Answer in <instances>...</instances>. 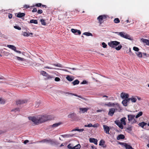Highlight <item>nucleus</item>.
I'll list each match as a JSON object with an SVG mask.
<instances>
[{
    "mask_svg": "<svg viewBox=\"0 0 149 149\" xmlns=\"http://www.w3.org/2000/svg\"><path fill=\"white\" fill-rule=\"evenodd\" d=\"M29 119L35 124L42 123L51 119L50 115H44L36 117H29Z\"/></svg>",
    "mask_w": 149,
    "mask_h": 149,
    "instance_id": "1",
    "label": "nucleus"
},
{
    "mask_svg": "<svg viewBox=\"0 0 149 149\" xmlns=\"http://www.w3.org/2000/svg\"><path fill=\"white\" fill-rule=\"evenodd\" d=\"M120 42H119L115 41H111L108 43V45L112 48H115L117 50H119L122 48V46L120 45Z\"/></svg>",
    "mask_w": 149,
    "mask_h": 149,
    "instance_id": "2",
    "label": "nucleus"
},
{
    "mask_svg": "<svg viewBox=\"0 0 149 149\" xmlns=\"http://www.w3.org/2000/svg\"><path fill=\"white\" fill-rule=\"evenodd\" d=\"M116 33L122 37L130 40H132V38L129 35L124 32H116Z\"/></svg>",
    "mask_w": 149,
    "mask_h": 149,
    "instance_id": "3",
    "label": "nucleus"
},
{
    "mask_svg": "<svg viewBox=\"0 0 149 149\" xmlns=\"http://www.w3.org/2000/svg\"><path fill=\"white\" fill-rule=\"evenodd\" d=\"M41 142L49 143L52 145H55L56 144L57 142L54 139H44L40 141Z\"/></svg>",
    "mask_w": 149,
    "mask_h": 149,
    "instance_id": "4",
    "label": "nucleus"
},
{
    "mask_svg": "<svg viewBox=\"0 0 149 149\" xmlns=\"http://www.w3.org/2000/svg\"><path fill=\"white\" fill-rule=\"evenodd\" d=\"M68 148L69 149H80L81 146L79 144H77L76 146H72L71 144H69L67 146Z\"/></svg>",
    "mask_w": 149,
    "mask_h": 149,
    "instance_id": "5",
    "label": "nucleus"
},
{
    "mask_svg": "<svg viewBox=\"0 0 149 149\" xmlns=\"http://www.w3.org/2000/svg\"><path fill=\"white\" fill-rule=\"evenodd\" d=\"M119 144L122 146L123 148H125L126 149H134L131 146L126 143H120Z\"/></svg>",
    "mask_w": 149,
    "mask_h": 149,
    "instance_id": "6",
    "label": "nucleus"
},
{
    "mask_svg": "<svg viewBox=\"0 0 149 149\" xmlns=\"http://www.w3.org/2000/svg\"><path fill=\"white\" fill-rule=\"evenodd\" d=\"M7 47L11 49L12 50H14L15 52H17L19 54L21 53V51L19 50H16V47H15V46H14V45H7Z\"/></svg>",
    "mask_w": 149,
    "mask_h": 149,
    "instance_id": "7",
    "label": "nucleus"
},
{
    "mask_svg": "<svg viewBox=\"0 0 149 149\" xmlns=\"http://www.w3.org/2000/svg\"><path fill=\"white\" fill-rule=\"evenodd\" d=\"M103 129L105 132L107 134H109V127L105 125H103Z\"/></svg>",
    "mask_w": 149,
    "mask_h": 149,
    "instance_id": "8",
    "label": "nucleus"
},
{
    "mask_svg": "<svg viewBox=\"0 0 149 149\" xmlns=\"http://www.w3.org/2000/svg\"><path fill=\"white\" fill-rule=\"evenodd\" d=\"M71 31L72 33L76 35L77 34L80 35L81 34V31L80 30H77V29H71Z\"/></svg>",
    "mask_w": 149,
    "mask_h": 149,
    "instance_id": "9",
    "label": "nucleus"
},
{
    "mask_svg": "<svg viewBox=\"0 0 149 149\" xmlns=\"http://www.w3.org/2000/svg\"><path fill=\"white\" fill-rule=\"evenodd\" d=\"M115 123L120 128L122 129L123 128V126L120 122L118 120H116L115 121Z\"/></svg>",
    "mask_w": 149,
    "mask_h": 149,
    "instance_id": "10",
    "label": "nucleus"
},
{
    "mask_svg": "<svg viewBox=\"0 0 149 149\" xmlns=\"http://www.w3.org/2000/svg\"><path fill=\"white\" fill-rule=\"evenodd\" d=\"M120 97L122 99H127L129 97L128 94L124 93H122L120 94Z\"/></svg>",
    "mask_w": 149,
    "mask_h": 149,
    "instance_id": "11",
    "label": "nucleus"
},
{
    "mask_svg": "<svg viewBox=\"0 0 149 149\" xmlns=\"http://www.w3.org/2000/svg\"><path fill=\"white\" fill-rule=\"evenodd\" d=\"M42 104V103L41 101L39 100H38L35 102V107L36 108L38 107L41 106Z\"/></svg>",
    "mask_w": 149,
    "mask_h": 149,
    "instance_id": "12",
    "label": "nucleus"
},
{
    "mask_svg": "<svg viewBox=\"0 0 149 149\" xmlns=\"http://www.w3.org/2000/svg\"><path fill=\"white\" fill-rule=\"evenodd\" d=\"M129 100L128 98L123 100L122 101V103L124 106L126 107L127 106V104L129 102Z\"/></svg>",
    "mask_w": 149,
    "mask_h": 149,
    "instance_id": "13",
    "label": "nucleus"
},
{
    "mask_svg": "<svg viewBox=\"0 0 149 149\" xmlns=\"http://www.w3.org/2000/svg\"><path fill=\"white\" fill-rule=\"evenodd\" d=\"M116 110L113 108L110 109L109 110V111L108 113V115L111 116H112Z\"/></svg>",
    "mask_w": 149,
    "mask_h": 149,
    "instance_id": "14",
    "label": "nucleus"
},
{
    "mask_svg": "<svg viewBox=\"0 0 149 149\" xmlns=\"http://www.w3.org/2000/svg\"><path fill=\"white\" fill-rule=\"evenodd\" d=\"M89 141L91 143H93L95 144H97V139H95L94 138H91L89 139Z\"/></svg>",
    "mask_w": 149,
    "mask_h": 149,
    "instance_id": "15",
    "label": "nucleus"
},
{
    "mask_svg": "<svg viewBox=\"0 0 149 149\" xmlns=\"http://www.w3.org/2000/svg\"><path fill=\"white\" fill-rule=\"evenodd\" d=\"M30 64L33 66H39L41 65L40 63H37L34 62L32 61L30 62Z\"/></svg>",
    "mask_w": 149,
    "mask_h": 149,
    "instance_id": "16",
    "label": "nucleus"
},
{
    "mask_svg": "<svg viewBox=\"0 0 149 149\" xmlns=\"http://www.w3.org/2000/svg\"><path fill=\"white\" fill-rule=\"evenodd\" d=\"M88 109L85 108H80L79 112L81 113H84L85 112H87Z\"/></svg>",
    "mask_w": 149,
    "mask_h": 149,
    "instance_id": "17",
    "label": "nucleus"
},
{
    "mask_svg": "<svg viewBox=\"0 0 149 149\" xmlns=\"http://www.w3.org/2000/svg\"><path fill=\"white\" fill-rule=\"evenodd\" d=\"M66 78L69 81H72L74 79V77L73 76L70 75H67Z\"/></svg>",
    "mask_w": 149,
    "mask_h": 149,
    "instance_id": "18",
    "label": "nucleus"
},
{
    "mask_svg": "<svg viewBox=\"0 0 149 149\" xmlns=\"http://www.w3.org/2000/svg\"><path fill=\"white\" fill-rule=\"evenodd\" d=\"M106 17L105 15H101L99 16L97 18V19L99 20L100 22L102 20L105 19Z\"/></svg>",
    "mask_w": 149,
    "mask_h": 149,
    "instance_id": "19",
    "label": "nucleus"
},
{
    "mask_svg": "<svg viewBox=\"0 0 149 149\" xmlns=\"http://www.w3.org/2000/svg\"><path fill=\"white\" fill-rule=\"evenodd\" d=\"M135 117V116L133 115L130 114L128 115V121H131Z\"/></svg>",
    "mask_w": 149,
    "mask_h": 149,
    "instance_id": "20",
    "label": "nucleus"
},
{
    "mask_svg": "<svg viewBox=\"0 0 149 149\" xmlns=\"http://www.w3.org/2000/svg\"><path fill=\"white\" fill-rule=\"evenodd\" d=\"M126 118L125 117H123L120 120V121L122 125H126Z\"/></svg>",
    "mask_w": 149,
    "mask_h": 149,
    "instance_id": "21",
    "label": "nucleus"
},
{
    "mask_svg": "<svg viewBox=\"0 0 149 149\" xmlns=\"http://www.w3.org/2000/svg\"><path fill=\"white\" fill-rule=\"evenodd\" d=\"M23 35L24 36L28 37L29 36H32L33 35V33H29V32H23Z\"/></svg>",
    "mask_w": 149,
    "mask_h": 149,
    "instance_id": "22",
    "label": "nucleus"
},
{
    "mask_svg": "<svg viewBox=\"0 0 149 149\" xmlns=\"http://www.w3.org/2000/svg\"><path fill=\"white\" fill-rule=\"evenodd\" d=\"M26 101L22 100H19L17 101L16 102V103L17 105L20 104H23L26 103Z\"/></svg>",
    "mask_w": 149,
    "mask_h": 149,
    "instance_id": "23",
    "label": "nucleus"
},
{
    "mask_svg": "<svg viewBox=\"0 0 149 149\" xmlns=\"http://www.w3.org/2000/svg\"><path fill=\"white\" fill-rule=\"evenodd\" d=\"M141 41L147 45L149 46V40L142 38L141 39Z\"/></svg>",
    "mask_w": 149,
    "mask_h": 149,
    "instance_id": "24",
    "label": "nucleus"
},
{
    "mask_svg": "<svg viewBox=\"0 0 149 149\" xmlns=\"http://www.w3.org/2000/svg\"><path fill=\"white\" fill-rule=\"evenodd\" d=\"M129 101L130 100L132 102L135 103V102L137 100V99L134 96H132V97L129 98Z\"/></svg>",
    "mask_w": 149,
    "mask_h": 149,
    "instance_id": "25",
    "label": "nucleus"
},
{
    "mask_svg": "<svg viewBox=\"0 0 149 149\" xmlns=\"http://www.w3.org/2000/svg\"><path fill=\"white\" fill-rule=\"evenodd\" d=\"M25 15V14L24 13H19L17 14V17L19 18H21L24 17Z\"/></svg>",
    "mask_w": 149,
    "mask_h": 149,
    "instance_id": "26",
    "label": "nucleus"
},
{
    "mask_svg": "<svg viewBox=\"0 0 149 149\" xmlns=\"http://www.w3.org/2000/svg\"><path fill=\"white\" fill-rule=\"evenodd\" d=\"M114 105L115 104L114 103L110 102L104 104V105L107 106L109 107H113L114 106Z\"/></svg>",
    "mask_w": 149,
    "mask_h": 149,
    "instance_id": "27",
    "label": "nucleus"
},
{
    "mask_svg": "<svg viewBox=\"0 0 149 149\" xmlns=\"http://www.w3.org/2000/svg\"><path fill=\"white\" fill-rule=\"evenodd\" d=\"M14 58L15 59H17L19 61H24V58L17 56H15L14 57Z\"/></svg>",
    "mask_w": 149,
    "mask_h": 149,
    "instance_id": "28",
    "label": "nucleus"
},
{
    "mask_svg": "<svg viewBox=\"0 0 149 149\" xmlns=\"http://www.w3.org/2000/svg\"><path fill=\"white\" fill-rule=\"evenodd\" d=\"M125 138V136L123 134H120L117 137V139L118 140H119L120 139H123Z\"/></svg>",
    "mask_w": 149,
    "mask_h": 149,
    "instance_id": "29",
    "label": "nucleus"
},
{
    "mask_svg": "<svg viewBox=\"0 0 149 149\" xmlns=\"http://www.w3.org/2000/svg\"><path fill=\"white\" fill-rule=\"evenodd\" d=\"M138 125L139 126L143 128L145 126L147 125V123L144 122H142L139 123Z\"/></svg>",
    "mask_w": 149,
    "mask_h": 149,
    "instance_id": "30",
    "label": "nucleus"
},
{
    "mask_svg": "<svg viewBox=\"0 0 149 149\" xmlns=\"http://www.w3.org/2000/svg\"><path fill=\"white\" fill-rule=\"evenodd\" d=\"M62 124V123L61 122H59L58 123H56L53 124L52 125V126L53 127H58V126L60 125L61 124Z\"/></svg>",
    "mask_w": 149,
    "mask_h": 149,
    "instance_id": "31",
    "label": "nucleus"
},
{
    "mask_svg": "<svg viewBox=\"0 0 149 149\" xmlns=\"http://www.w3.org/2000/svg\"><path fill=\"white\" fill-rule=\"evenodd\" d=\"M135 54L139 58H142V53L141 52H135Z\"/></svg>",
    "mask_w": 149,
    "mask_h": 149,
    "instance_id": "32",
    "label": "nucleus"
},
{
    "mask_svg": "<svg viewBox=\"0 0 149 149\" xmlns=\"http://www.w3.org/2000/svg\"><path fill=\"white\" fill-rule=\"evenodd\" d=\"M115 107H116V108L114 109H115L116 110H121V109L119 104L118 103L116 104V106H115Z\"/></svg>",
    "mask_w": 149,
    "mask_h": 149,
    "instance_id": "33",
    "label": "nucleus"
},
{
    "mask_svg": "<svg viewBox=\"0 0 149 149\" xmlns=\"http://www.w3.org/2000/svg\"><path fill=\"white\" fill-rule=\"evenodd\" d=\"M75 115V114L74 113H70L68 115V118H72L74 117Z\"/></svg>",
    "mask_w": 149,
    "mask_h": 149,
    "instance_id": "34",
    "label": "nucleus"
},
{
    "mask_svg": "<svg viewBox=\"0 0 149 149\" xmlns=\"http://www.w3.org/2000/svg\"><path fill=\"white\" fill-rule=\"evenodd\" d=\"M79 83V81L77 79L74 80L72 82V84L74 85L78 84Z\"/></svg>",
    "mask_w": 149,
    "mask_h": 149,
    "instance_id": "35",
    "label": "nucleus"
},
{
    "mask_svg": "<svg viewBox=\"0 0 149 149\" xmlns=\"http://www.w3.org/2000/svg\"><path fill=\"white\" fill-rule=\"evenodd\" d=\"M73 136V135H70V134H65V135H61V136L63 138L71 137L72 136Z\"/></svg>",
    "mask_w": 149,
    "mask_h": 149,
    "instance_id": "36",
    "label": "nucleus"
},
{
    "mask_svg": "<svg viewBox=\"0 0 149 149\" xmlns=\"http://www.w3.org/2000/svg\"><path fill=\"white\" fill-rule=\"evenodd\" d=\"M30 23H34L35 24H37L38 21L37 20L35 19H32L30 21Z\"/></svg>",
    "mask_w": 149,
    "mask_h": 149,
    "instance_id": "37",
    "label": "nucleus"
},
{
    "mask_svg": "<svg viewBox=\"0 0 149 149\" xmlns=\"http://www.w3.org/2000/svg\"><path fill=\"white\" fill-rule=\"evenodd\" d=\"M52 65H54L55 66H56L57 67H60V68H62L63 67L62 65L58 63L56 64H52Z\"/></svg>",
    "mask_w": 149,
    "mask_h": 149,
    "instance_id": "38",
    "label": "nucleus"
},
{
    "mask_svg": "<svg viewBox=\"0 0 149 149\" xmlns=\"http://www.w3.org/2000/svg\"><path fill=\"white\" fill-rule=\"evenodd\" d=\"M143 112L142 111L140 112H139L135 116V118H138L140 116H141L142 115Z\"/></svg>",
    "mask_w": 149,
    "mask_h": 149,
    "instance_id": "39",
    "label": "nucleus"
},
{
    "mask_svg": "<svg viewBox=\"0 0 149 149\" xmlns=\"http://www.w3.org/2000/svg\"><path fill=\"white\" fill-rule=\"evenodd\" d=\"M83 35H86V36H92V34L91 33L89 32H85L83 33Z\"/></svg>",
    "mask_w": 149,
    "mask_h": 149,
    "instance_id": "40",
    "label": "nucleus"
},
{
    "mask_svg": "<svg viewBox=\"0 0 149 149\" xmlns=\"http://www.w3.org/2000/svg\"><path fill=\"white\" fill-rule=\"evenodd\" d=\"M40 74L43 76H46L47 73L45 71H41L40 72Z\"/></svg>",
    "mask_w": 149,
    "mask_h": 149,
    "instance_id": "41",
    "label": "nucleus"
},
{
    "mask_svg": "<svg viewBox=\"0 0 149 149\" xmlns=\"http://www.w3.org/2000/svg\"><path fill=\"white\" fill-rule=\"evenodd\" d=\"M40 22L42 25H46V23L45 22V20L43 19H40Z\"/></svg>",
    "mask_w": 149,
    "mask_h": 149,
    "instance_id": "42",
    "label": "nucleus"
},
{
    "mask_svg": "<svg viewBox=\"0 0 149 149\" xmlns=\"http://www.w3.org/2000/svg\"><path fill=\"white\" fill-rule=\"evenodd\" d=\"M104 143V141L103 140H101L100 142L99 145L101 146H103Z\"/></svg>",
    "mask_w": 149,
    "mask_h": 149,
    "instance_id": "43",
    "label": "nucleus"
},
{
    "mask_svg": "<svg viewBox=\"0 0 149 149\" xmlns=\"http://www.w3.org/2000/svg\"><path fill=\"white\" fill-rule=\"evenodd\" d=\"M114 22L116 23H118L120 22V20L118 18H116L114 19Z\"/></svg>",
    "mask_w": 149,
    "mask_h": 149,
    "instance_id": "44",
    "label": "nucleus"
},
{
    "mask_svg": "<svg viewBox=\"0 0 149 149\" xmlns=\"http://www.w3.org/2000/svg\"><path fill=\"white\" fill-rule=\"evenodd\" d=\"M54 78V77L52 75H49L48 77H46L47 79H51Z\"/></svg>",
    "mask_w": 149,
    "mask_h": 149,
    "instance_id": "45",
    "label": "nucleus"
},
{
    "mask_svg": "<svg viewBox=\"0 0 149 149\" xmlns=\"http://www.w3.org/2000/svg\"><path fill=\"white\" fill-rule=\"evenodd\" d=\"M133 50L136 52H138L139 50V49L137 47H133Z\"/></svg>",
    "mask_w": 149,
    "mask_h": 149,
    "instance_id": "46",
    "label": "nucleus"
},
{
    "mask_svg": "<svg viewBox=\"0 0 149 149\" xmlns=\"http://www.w3.org/2000/svg\"><path fill=\"white\" fill-rule=\"evenodd\" d=\"M19 111V109L18 108H17L14 109H12L11 111H15V112H16V111Z\"/></svg>",
    "mask_w": 149,
    "mask_h": 149,
    "instance_id": "47",
    "label": "nucleus"
},
{
    "mask_svg": "<svg viewBox=\"0 0 149 149\" xmlns=\"http://www.w3.org/2000/svg\"><path fill=\"white\" fill-rule=\"evenodd\" d=\"M102 47L104 48H106L107 46V45L104 42H103L102 43Z\"/></svg>",
    "mask_w": 149,
    "mask_h": 149,
    "instance_id": "48",
    "label": "nucleus"
},
{
    "mask_svg": "<svg viewBox=\"0 0 149 149\" xmlns=\"http://www.w3.org/2000/svg\"><path fill=\"white\" fill-rule=\"evenodd\" d=\"M44 68L50 69H56L55 68H53L49 67L48 66H45L44 67Z\"/></svg>",
    "mask_w": 149,
    "mask_h": 149,
    "instance_id": "49",
    "label": "nucleus"
},
{
    "mask_svg": "<svg viewBox=\"0 0 149 149\" xmlns=\"http://www.w3.org/2000/svg\"><path fill=\"white\" fill-rule=\"evenodd\" d=\"M14 28L16 29H17L18 30H20L21 29V28L18 26H14Z\"/></svg>",
    "mask_w": 149,
    "mask_h": 149,
    "instance_id": "50",
    "label": "nucleus"
},
{
    "mask_svg": "<svg viewBox=\"0 0 149 149\" xmlns=\"http://www.w3.org/2000/svg\"><path fill=\"white\" fill-rule=\"evenodd\" d=\"M93 125L91 123H89L87 125H85L84 126L85 127H92Z\"/></svg>",
    "mask_w": 149,
    "mask_h": 149,
    "instance_id": "51",
    "label": "nucleus"
},
{
    "mask_svg": "<svg viewBox=\"0 0 149 149\" xmlns=\"http://www.w3.org/2000/svg\"><path fill=\"white\" fill-rule=\"evenodd\" d=\"M54 80L55 81H59L60 80V79L58 77H55Z\"/></svg>",
    "mask_w": 149,
    "mask_h": 149,
    "instance_id": "52",
    "label": "nucleus"
},
{
    "mask_svg": "<svg viewBox=\"0 0 149 149\" xmlns=\"http://www.w3.org/2000/svg\"><path fill=\"white\" fill-rule=\"evenodd\" d=\"M99 126V124H96L93 125L92 127H97Z\"/></svg>",
    "mask_w": 149,
    "mask_h": 149,
    "instance_id": "53",
    "label": "nucleus"
},
{
    "mask_svg": "<svg viewBox=\"0 0 149 149\" xmlns=\"http://www.w3.org/2000/svg\"><path fill=\"white\" fill-rule=\"evenodd\" d=\"M4 103V102L3 100V99L0 98V104H3Z\"/></svg>",
    "mask_w": 149,
    "mask_h": 149,
    "instance_id": "54",
    "label": "nucleus"
},
{
    "mask_svg": "<svg viewBox=\"0 0 149 149\" xmlns=\"http://www.w3.org/2000/svg\"><path fill=\"white\" fill-rule=\"evenodd\" d=\"M8 17L9 19H11L12 17V15L11 14L9 13L8 15Z\"/></svg>",
    "mask_w": 149,
    "mask_h": 149,
    "instance_id": "55",
    "label": "nucleus"
},
{
    "mask_svg": "<svg viewBox=\"0 0 149 149\" xmlns=\"http://www.w3.org/2000/svg\"><path fill=\"white\" fill-rule=\"evenodd\" d=\"M38 13L39 14H41L42 13V10H39L38 11Z\"/></svg>",
    "mask_w": 149,
    "mask_h": 149,
    "instance_id": "56",
    "label": "nucleus"
},
{
    "mask_svg": "<svg viewBox=\"0 0 149 149\" xmlns=\"http://www.w3.org/2000/svg\"><path fill=\"white\" fill-rule=\"evenodd\" d=\"M42 5L41 3H37L36 5V6L37 7H40Z\"/></svg>",
    "mask_w": 149,
    "mask_h": 149,
    "instance_id": "57",
    "label": "nucleus"
},
{
    "mask_svg": "<svg viewBox=\"0 0 149 149\" xmlns=\"http://www.w3.org/2000/svg\"><path fill=\"white\" fill-rule=\"evenodd\" d=\"M87 81H85V80H84V81H83L81 83V84H86V83H87Z\"/></svg>",
    "mask_w": 149,
    "mask_h": 149,
    "instance_id": "58",
    "label": "nucleus"
},
{
    "mask_svg": "<svg viewBox=\"0 0 149 149\" xmlns=\"http://www.w3.org/2000/svg\"><path fill=\"white\" fill-rule=\"evenodd\" d=\"M37 11V9L36 8H34L33 10H32V12H36Z\"/></svg>",
    "mask_w": 149,
    "mask_h": 149,
    "instance_id": "59",
    "label": "nucleus"
},
{
    "mask_svg": "<svg viewBox=\"0 0 149 149\" xmlns=\"http://www.w3.org/2000/svg\"><path fill=\"white\" fill-rule=\"evenodd\" d=\"M24 8H29V5H25L24 6Z\"/></svg>",
    "mask_w": 149,
    "mask_h": 149,
    "instance_id": "60",
    "label": "nucleus"
},
{
    "mask_svg": "<svg viewBox=\"0 0 149 149\" xmlns=\"http://www.w3.org/2000/svg\"><path fill=\"white\" fill-rule=\"evenodd\" d=\"M62 70H63V71H66V72H70V73H71V74H73V73H72V72H71L69 71H68L66 69H62Z\"/></svg>",
    "mask_w": 149,
    "mask_h": 149,
    "instance_id": "61",
    "label": "nucleus"
},
{
    "mask_svg": "<svg viewBox=\"0 0 149 149\" xmlns=\"http://www.w3.org/2000/svg\"><path fill=\"white\" fill-rule=\"evenodd\" d=\"M29 142V140H25L24 142V143L25 144H26L27 143H28Z\"/></svg>",
    "mask_w": 149,
    "mask_h": 149,
    "instance_id": "62",
    "label": "nucleus"
},
{
    "mask_svg": "<svg viewBox=\"0 0 149 149\" xmlns=\"http://www.w3.org/2000/svg\"><path fill=\"white\" fill-rule=\"evenodd\" d=\"M127 129L130 131H131L132 130L131 127H129L127 128Z\"/></svg>",
    "mask_w": 149,
    "mask_h": 149,
    "instance_id": "63",
    "label": "nucleus"
},
{
    "mask_svg": "<svg viewBox=\"0 0 149 149\" xmlns=\"http://www.w3.org/2000/svg\"><path fill=\"white\" fill-rule=\"evenodd\" d=\"M79 129H74L72 130L71 131L72 132V131H79Z\"/></svg>",
    "mask_w": 149,
    "mask_h": 149,
    "instance_id": "64",
    "label": "nucleus"
}]
</instances>
